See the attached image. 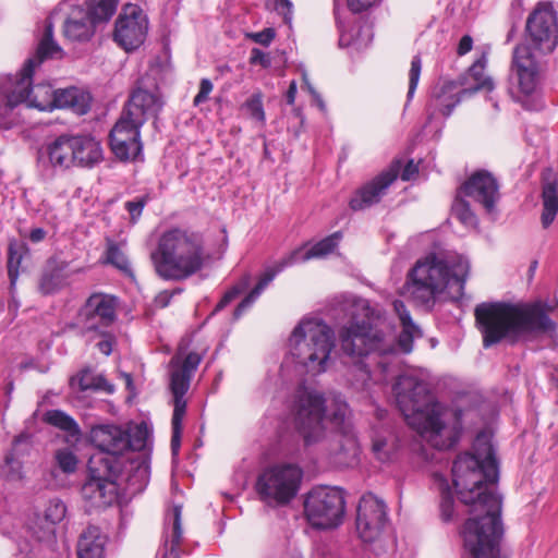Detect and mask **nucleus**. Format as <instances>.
Instances as JSON below:
<instances>
[{
  "label": "nucleus",
  "mask_w": 558,
  "mask_h": 558,
  "mask_svg": "<svg viewBox=\"0 0 558 558\" xmlns=\"http://www.w3.org/2000/svg\"><path fill=\"white\" fill-rule=\"evenodd\" d=\"M452 483L469 518L460 527L462 558H509L504 548L505 525L502 498L489 485L499 481V465L489 442L475 445V452L457 456L452 464Z\"/></svg>",
  "instance_id": "nucleus-1"
},
{
  "label": "nucleus",
  "mask_w": 558,
  "mask_h": 558,
  "mask_svg": "<svg viewBox=\"0 0 558 558\" xmlns=\"http://www.w3.org/2000/svg\"><path fill=\"white\" fill-rule=\"evenodd\" d=\"M147 439V428L142 425L133 432L116 424L92 427L90 441L99 451L88 459L86 480L81 488L83 499L90 507L104 509L118 500V480L123 471L120 456L126 451L144 450Z\"/></svg>",
  "instance_id": "nucleus-2"
},
{
  "label": "nucleus",
  "mask_w": 558,
  "mask_h": 558,
  "mask_svg": "<svg viewBox=\"0 0 558 558\" xmlns=\"http://www.w3.org/2000/svg\"><path fill=\"white\" fill-rule=\"evenodd\" d=\"M553 311L554 306L544 300L482 302L475 306L474 317L487 349L523 335L556 333L557 323L549 315Z\"/></svg>",
  "instance_id": "nucleus-3"
},
{
  "label": "nucleus",
  "mask_w": 558,
  "mask_h": 558,
  "mask_svg": "<svg viewBox=\"0 0 558 558\" xmlns=\"http://www.w3.org/2000/svg\"><path fill=\"white\" fill-rule=\"evenodd\" d=\"M397 407L409 424L411 417L423 420V432L430 435L433 445L439 450L452 449L463 433V410L451 411L452 421H442L444 407L432 393L428 383L414 375H400L392 385Z\"/></svg>",
  "instance_id": "nucleus-4"
},
{
  "label": "nucleus",
  "mask_w": 558,
  "mask_h": 558,
  "mask_svg": "<svg viewBox=\"0 0 558 558\" xmlns=\"http://www.w3.org/2000/svg\"><path fill=\"white\" fill-rule=\"evenodd\" d=\"M290 416L293 428L305 447L316 445L325 438L326 420L336 433L348 438L353 437L350 409L340 395L335 396L327 405L323 392L301 384L293 395Z\"/></svg>",
  "instance_id": "nucleus-5"
},
{
  "label": "nucleus",
  "mask_w": 558,
  "mask_h": 558,
  "mask_svg": "<svg viewBox=\"0 0 558 558\" xmlns=\"http://www.w3.org/2000/svg\"><path fill=\"white\" fill-rule=\"evenodd\" d=\"M470 272V263L461 256L451 262L430 254L418 259L408 271L403 284L404 293L420 306L432 308L438 296L448 287L457 286L456 300L464 294V287Z\"/></svg>",
  "instance_id": "nucleus-6"
},
{
  "label": "nucleus",
  "mask_w": 558,
  "mask_h": 558,
  "mask_svg": "<svg viewBox=\"0 0 558 558\" xmlns=\"http://www.w3.org/2000/svg\"><path fill=\"white\" fill-rule=\"evenodd\" d=\"M162 107V99L154 93L143 88L131 93L108 135L109 147L119 161L144 160L141 129L149 118L157 119Z\"/></svg>",
  "instance_id": "nucleus-7"
},
{
  "label": "nucleus",
  "mask_w": 558,
  "mask_h": 558,
  "mask_svg": "<svg viewBox=\"0 0 558 558\" xmlns=\"http://www.w3.org/2000/svg\"><path fill=\"white\" fill-rule=\"evenodd\" d=\"M204 234L191 229L172 228L165 231L150 258L159 277L184 280L199 271L205 262Z\"/></svg>",
  "instance_id": "nucleus-8"
},
{
  "label": "nucleus",
  "mask_w": 558,
  "mask_h": 558,
  "mask_svg": "<svg viewBox=\"0 0 558 558\" xmlns=\"http://www.w3.org/2000/svg\"><path fill=\"white\" fill-rule=\"evenodd\" d=\"M547 70V58L513 48L508 75V93L512 100L525 110H541Z\"/></svg>",
  "instance_id": "nucleus-9"
},
{
  "label": "nucleus",
  "mask_w": 558,
  "mask_h": 558,
  "mask_svg": "<svg viewBox=\"0 0 558 558\" xmlns=\"http://www.w3.org/2000/svg\"><path fill=\"white\" fill-rule=\"evenodd\" d=\"M53 22L47 17L35 52L26 59L20 72L0 77V104L8 109L13 110L21 104H27L33 77L45 61L62 58L63 51L53 38Z\"/></svg>",
  "instance_id": "nucleus-10"
},
{
  "label": "nucleus",
  "mask_w": 558,
  "mask_h": 558,
  "mask_svg": "<svg viewBox=\"0 0 558 558\" xmlns=\"http://www.w3.org/2000/svg\"><path fill=\"white\" fill-rule=\"evenodd\" d=\"M291 354L295 362L313 375L324 373L335 347V333L324 323H299L290 337Z\"/></svg>",
  "instance_id": "nucleus-11"
},
{
  "label": "nucleus",
  "mask_w": 558,
  "mask_h": 558,
  "mask_svg": "<svg viewBox=\"0 0 558 558\" xmlns=\"http://www.w3.org/2000/svg\"><path fill=\"white\" fill-rule=\"evenodd\" d=\"M364 318L352 314L351 319L338 329V339L342 352L351 357L362 360L372 353L385 354L390 351L384 330L375 326L369 314L368 304L362 307Z\"/></svg>",
  "instance_id": "nucleus-12"
},
{
  "label": "nucleus",
  "mask_w": 558,
  "mask_h": 558,
  "mask_svg": "<svg viewBox=\"0 0 558 558\" xmlns=\"http://www.w3.org/2000/svg\"><path fill=\"white\" fill-rule=\"evenodd\" d=\"M558 47V12L551 1H538L529 13L523 40L513 48L547 58Z\"/></svg>",
  "instance_id": "nucleus-13"
},
{
  "label": "nucleus",
  "mask_w": 558,
  "mask_h": 558,
  "mask_svg": "<svg viewBox=\"0 0 558 558\" xmlns=\"http://www.w3.org/2000/svg\"><path fill=\"white\" fill-rule=\"evenodd\" d=\"M303 470L293 463H277L266 468L257 477L255 489L267 505L286 506L298 495Z\"/></svg>",
  "instance_id": "nucleus-14"
},
{
  "label": "nucleus",
  "mask_w": 558,
  "mask_h": 558,
  "mask_svg": "<svg viewBox=\"0 0 558 558\" xmlns=\"http://www.w3.org/2000/svg\"><path fill=\"white\" fill-rule=\"evenodd\" d=\"M344 492L338 487L316 486L310 490L304 500V514L316 530L338 527L344 518Z\"/></svg>",
  "instance_id": "nucleus-15"
},
{
  "label": "nucleus",
  "mask_w": 558,
  "mask_h": 558,
  "mask_svg": "<svg viewBox=\"0 0 558 558\" xmlns=\"http://www.w3.org/2000/svg\"><path fill=\"white\" fill-rule=\"evenodd\" d=\"M119 299L102 292L92 293L77 312L82 333L90 332L109 336L108 328L117 320Z\"/></svg>",
  "instance_id": "nucleus-16"
},
{
  "label": "nucleus",
  "mask_w": 558,
  "mask_h": 558,
  "mask_svg": "<svg viewBox=\"0 0 558 558\" xmlns=\"http://www.w3.org/2000/svg\"><path fill=\"white\" fill-rule=\"evenodd\" d=\"M148 21L137 5H126L114 25L113 39L125 51L141 47L147 36Z\"/></svg>",
  "instance_id": "nucleus-17"
},
{
  "label": "nucleus",
  "mask_w": 558,
  "mask_h": 558,
  "mask_svg": "<svg viewBox=\"0 0 558 558\" xmlns=\"http://www.w3.org/2000/svg\"><path fill=\"white\" fill-rule=\"evenodd\" d=\"M388 521L387 507L374 494L362 496L357 505L356 531L361 539L372 543L379 537Z\"/></svg>",
  "instance_id": "nucleus-18"
},
{
  "label": "nucleus",
  "mask_w": 558,
  "mask_h": 558,
  "mask_svg": "<svg viewBox=\"0 0 558 558\" xmlns=\"http://www.w3.org/2000/svg\"><path fill=\"white\" fill-rule=\"evenodd\" d=\"M402 161L393 160L389 167L359 187L352 195L349 206L359 211L378 204L386 195L389 186L398 179Z\"/></svg>",
  "instance_id": "nucleus-19"
},
{
  "label": "nucleus",
  "mask_w": 558,
  "mask_h": 558,
  "mask_svg": "<svg viewBox=\"0 0 558 558\" xmlns=\"http://www.w3.org/2000/svg\"><path fill=\"white\" fill-rule=\"evenodd\" d=\"M460 194L471 197L490 213L499 198L497 179L487 170H477L458 189Z\"/></svg>",
  "instance_id": "nucleus-20"
},
{
  "label": "nucleus",
  "mask_w": 558,
  "mask_h": 558,
  "mask_svg": "<svg viewBox=\"0 0 558 558\" xmlns=\"http://www.w3.org/2000/svg\"><path fill=\"white\" fill-rule=\"evenodd\" d=\"M465 75H462L457 81L446 80L438 82L432 89L428 102L433 113H440L448 118L465 95L462 94V89L458 90L460 86L465 84Z\"/></svg>",
  "instance_id": "nucleus-21"
},
{
  "label": "nucleus",
  "mask_w": 558,
  "mask_h": 558,
  "mask_svg": "<svg viewBox=\"0 0 558 558\" xmlns=\"http://www.w3.org/2000/svg\"><path fill=\"white\" fill-rule=\"evenodd\" d=\"M71 134H61L38 151V162L53 169L65 170L74 166Z\"/></svg>",
  "instance_id": "nucleus-22"
},
{
  "label": "nucleus",
  "mask_w": 558,
  "mask_h": 558,
  "mask_svg": "<svg viewBox=\"0 0 558 558\" xmlns=\"http://www.w3.org/2000/svg\"><path fill=\"white\" fill-rule=\"evenodd\" d=\"M541 225L543 229H548L558 214V173L550 167L541 174Z\"/></svg>",
  "instance_id": "nucleus-23"
},
{
  "label": "nucleus",
  "mask_w": 558,
  "mask_h": 558,
  "mask_svg": "<svg viewBox=\"0 0 558 558\" xmlns=\"http://www.w3.org/2000/svg\"><path fill=\"white\" fill-rule=\"evenodd\" d=\"M299 254L300 251H294L288 257L283 258L275 266L265 269V271L260 275L255 287L234 308V320H238L244 314V312L247 311L254 304V302L259 298V295L264 292L267 286L275 279V277L278 274H280L286 267L291 266L295 263Z\"/></svg>",
  "instance_id": "nucleus-24"
},
{
  "label": "nucleus",
  "mask_w": 558,
  "mask_h": 558,
  "mask_svg": "<svg viewBox=\"0 0 558 558\" xmlns=\"http://www.w3.org/2000/svg\"><path fill=\"white\" fill-rule=\"evenodd\" d=\"M69 263L56 257L47 259L38 279V291L43 295H51L60 292L68 286Z\"/></svg>",
  "instance_id": "nucleus-25"
},
{
  "label": "nucleus",
  "mask_w": 558,
  "mask_h": 558,
  "mask_svg": "<svg viewBox=\"0 0 558 558\" xmlns=\"http://www.w3.org/2000/svg\"><path fill=\"white\" fill-rule=\"evenodd\" d=\"M74 166L92 168L102 159L100 143L89 135H72Z\"/></svg>",
  "instance_id": "nucleus-26"
},
{
  "label": "nucleus",
  "mask_w": 558,
  "mask_h": 558,
  "mask_svg": "<svg viewBox=\"0 0 558 558\" xmlns=\"http://www.w3.org/2000/svg\"><path fill=\"white\" fill-rule=\"evenodd\" d=\"M93 97L89 92L71 86L57 89L56 108L71 109L82 116L89 111Z\"/></svg>",
  "instance_id": "nucleus-27"
},
{
  "label": "nucleus",
  "mask_w": 558,
  "mask_h": 558,
  "mask_svg": "<svg viewBox=\"0 0 558 558\" xmlns=\"http://www.w3.org/2000/svg\"><path fill=\"white\" fill-rule=\"evenodd\" d=\"M69 386L73 390L80 392L85 391H105L109 395L113 393L114 386L110 384L104 375H95L92 367H83L69 380Z\"/></svg>",
  "instance_id": "nucleus-28"
},
{
  "label": "nucleus",
  "mask_w": 558,
  "mask_h": 558,
  "mask_svg": "<svg viewBox=\"0 0 558 558\" xmlns=\"http://www.w3.org/2000/svg\"><path fill=\"white\" fill-rule=\"evenodd\" d=\"M78 17L70 16L63 23V35L71 41L84 43L95 34L94 23L83 9L78 10Z\"/></svg>",
  "instance_id": "nucleus-29"
},
{
  "label": "nucleus",
  "mask_w": 558,
  "mask_h": 558,
  "mask_svg": "<svg viewBox=\"0 0 558 558\" xmlns=\"http://www.w3.org/2000/svg\"><path fill=\"white\" fill-rule=\"evenodd\" d=\"M29 253L28 245L21 240L12 238L8 243L7 271L10 281V293L13 295L20 275V267L25 256Z\"/></svg>",
  "instance_id": "nucleus-30"
},
{
  "label": "nucleus",
  "mask_w": 558,
  "mask_h": 558,
  "mask_svg": "<svg viewBox=\"0 0 558 558\" xmlns=\"http://www.w3.org/2000/svg\"><path fill=\"white\" fill-rule=\"evenodd\" d=\"M105 537L98 526L89 525L77 542L78 558H104Z\"/></svg>",
  "instance_id": "nucleus-31"
},
{
  "label": "nucleus",
  "mask_w": 558,
  "mask_h": 558,
  "mask_svg": "<svg viewBox=\"0 0 558 558\" xmlns=\"http://www.w3.org/2000/svg\"><path fill=\"white\" fill-rule=\"evenodd\" d=\"M57 89L49 83H37L31 86L27 106L40 111H50L56 108Z\"/></svg>",
  "instance_id": "nucleus-32"
},
{
  "label": "nucleus",
  "mask_w": 558,
  "mask_h": 558,
  "mask_svg": "<svg viewBox=\"0 0 558 558\" xmlns=\"http://www.w3.org/2000/svg\"><path fill=\"white\" fill-rule=\"evenodd\" d=\"M102 263L111 265L123 274L131 281H135V274L131 267L128 256L121 250L120 244L108 240L106 251L104 253Z\"/></svg>",
  "instance_id": "nucleus-33"
},
{
  "label": "nucleus",
  "mask_w": 558,
  "mask_h": 558,
  "mask_svg": "<svg viewBox=\"0 0 558 558\" xmlns=\"http://www.w3.org/2000/svg\"><path fill=\"white\" fill-rule=\"evenodd\" d=\"M182 506L174 505L172 508V529L170 537L163 543L165 553L162 558H180L179 547L182 541Z\"/></svg>",
  "instance_id": "nucleus-34"
},
{
  "label": "nucleus",
  "mask_w": 558,
  "mask_h": 558,
  "mask_svg": "<svg viewBox=\"0 0 558 558\" xmlns=\"http://www.w3.org/2000/svg\"><path fill=\"white\" fill-rule=\"evenodd\" d=\"M191 377L180 371H174L171 374L170 389L173 395V413L185 414L186 412L184 396L190 388Z\"/></svg>",
  "instance_id": "nucleus-35"
},
{
  "label": "nucleus",
  "mask_w": 558,
  "mask_h": 558,
  "mask_svg": "<svg viewBox=\"0 0 558 558\" xmlns=\"http://www.w3.org/2000/svg\"><path fill=\"white\" fill-rule=\"evenodd\" d=\"M117 5L118 0H87V10L84 12L98 25L108 22L113 16Z\"/></svg>",
  "instance_id": "nucleus-36"
},
{
  "label": "nucleus",
  "mask_w": 558,
  "mask_h": 558,
  "mask_svg": "<svg viewBox=\"0 0 558 558\" xmlns=\"http://www.w3.org/2000/svg\"><path fill=\"white\" fill-rule=\"evenodd\" d=\"M440 490L439 511L440 518L445 523L453 521L456 518L454 498L447 478L435 474Z\"/></svg>",
  "instance_id": "nucleus-37"
},
{
  "label": "nucleus",
  "mask_w": 558,
  "mask_h": 558,
  "mask_svg": "<svg viewBox=\"0 0 558 558\" xmlns=\"http://www.w3.org/2000/svg\"><path fill=\"white\" fill-rule=\"evenodd\" d=\"M485 64L486 58L483 56L469 68L468 74L474 78L475 85L470 88H462V94L473 95L481 89L492 92L495 88L494 81L490 77H484Z\"/></svg>",
  "instance_id": "nucleus-38"
},
{
  "label": "nucleus",
  "mask_w": 558,
  "mask_h": 558,
  "mask_svg": "<svg viewBox=\"0 0 558 558\" xmlns=\"http://www.w3.org/2000/svg\"><path fill=\"white\" fill-rule=\"evenodd\" d=\"M342 238L343 234L341 231H336L327 235L308 248L302 256V260L306 262L312 258H320L331 254L338 247Z\"/></svg>",
  "instance_id": "nucleus-39"
},
{
  "label": "nucleus",
  "mask_w": 558,
  "mask_h": 558,
  "mask_svg": "<svg viewBox=\"0 0 558 558\" xmlns=\"http://www.w3.org/2000/svg\"><path fill=\"white\" fill-rule=\"evenodd\" d=\"M43 421L51 426L69 433L72 436L80 433V426L76 421L62 410L53 409L46 411L43 415Z\"/></svg>",
  "instance_id": "nucleus-40"
},
{
  "label": "nucleus",
  "mask_w": 558,
  "mask_h": 558,
  "mask_svg": "<svg viewBox=\"0 0 558 558\" xmlns=\"http://www.w3.org/2000/svg\"><path fill=\"white\" fill-rule=\"evenodd\" d=\"M19 442L20 439L16 437L13 441L12 449L4 457V463L1 471L7 481L15 482L23 478V461L16 454V447Z\"/></svg>",
  "instance_id": "nucleus-41"
},
{
  "label": "nucleus",
  "mask_w": 558,
  "mask_h": 558,
  "mask_svg": "<svg viewBox=\"0 0 558 558\" xmlns=\"http://www.w3.org/2000/svg\"><path fill=\"white\" fill-rule=\"evenodd\" d=\"M523 0H511L506 19V24L509 28L506 35V45L510 44L515 38L519 29V24L523 17Z\"/></svg>",
  "instance_id": "nucleus-42"
},
{
  "label": "nucleus",
  "mask_w": 558,
  "mask_h": 558,
  "mask_svg": "<svg viewBox=\"0 0 558 558\" xmlns=\"http://www.w3.org/2000/svg\"><path fill=\"white\" fill-rule=\"evenodd\" d=\"M452 213L454 217L465 226H474L477 222V218L472 211L470 203L459 191L452 203Z\"/></svg>",
  "instance_id": "nucleus-43"
},
{
  "label": "nucleus",
  "mask_w": 558,
  "mask_h": 558,
  "mask_svg": "<svg viewBox=\"0 0 558 558\" xmlns=\"http://www.w3.org/2000/svg\"><path fill=\"white\" fill-rule=\"evenodd\" d=\"M251 284V275L244 274L239 281L233 284L226 293L222 295L220 301L215 306L214 313H217L223 310L228 304H230L234 299H236L240 294H242Z\"/></svg>",
  "instance_id": "nucleus-44"
},
{
  "label": "nucleus",
  "mask_w": 558,
  "mask_h": 558,
  "mask_svg": "<svg viewBox=\"0 0 558 558\" xmlns=\"http://www.w3.org/2000/svg\"><path fill=\"white\" fill-rule=\"evenodd\" d=\"M65 504L59 498H52L46 506L44 518L47 523H49L51 526H54L65 518Z\"/></svg>",
  "instance_id": "nucleus-45"
},
{
  "label": "nucleus",
  "mask_w": 558,
  "mask_h": 558,
  "mask_svg": "<svg viewBox=\"0 0 558 558\" xmlns=\"http://www.w3.org/2000/svg\"><path fill=\"white\" fill-rule=\"evenodd\" d=\"M58 468L65 474H72L77 469L78 459L69 448L58 449L54 453Z\"/></svg>",
  "instance_id": "nucleus-46"
},
{
  "label": "nucleus",
  "mask_w": 558,
  "mask_h": 558,
  "mask_svg": "<svg viewBox=\"0 0 558 558\" xmlns=\"http://www.w3.org/2000/svg\"><path fill=\"white\" fill-rule=\"evenodd\" d=\"M185 414H179V413H172V420H171V453L173 457H177L180 452L181 448V437H182V422Z\"/></svg>",
  "instance_id": "nucleus-47"
},
{
  "label": "nucleus",
  "mask_w": 558,
  "mask_h": 558,
  "mask_svg": "<svg viewBox=\"0 0 558 558\" xmlns=\"http://www.w3.org/2000/svg\"><path fill=\"white\" fill-rule=\"evenodd\" d=\"M251 118L265 122V111L260 94H253L243 105Z\"/></svg>",
  "instance_id": "nucleus-48"
},
{
  "label": "nucleus",
  "mask_w": 558,
  "mask_h": 558,
  "mask_svg": "<svg viewBox=\"0 0 558 558\" xmlns=\"http://www.w3.org/2000/svg\"><path fill=\"white\" fill-rule=\"evenodd\" d=\"M421 71H422V59H421L420 54H416L412 58L411 68L409 71V89H408V95H407L408 100H411L415 93V89H416L418 81H420Z\"/></svg>",
  "instance_id": "nucleus-49"
},
{
  "label": "nucleus",
  "mask_w": 558,
  "mask_h": 558,
  "mask_svg": "<svg viewBox=\"0 0 558 558\" xmlns=\"http://www.w3.org/2000/svg\"><path fill=\"white\" fill-rule=\"evenodd\" d=\"M148 201H149V196L144 195V196L137 197L133 201H128L125 203L124 207L128 210V213L130 214L132 222H136L138 220V218L141 217V215L143 213V209L146 206V204L148 203Z\"/></svg>",
  "instance_id": "nucleus-50"
},
{
  "label": "nucleus",
  "mask_w": 558,
  "mask_h": 558,
  "mask_svg": "<svg viewBox=\"0 0 558 558\" xmlns=\"http://www.w3.org/2000/svg\"><path fill=\"white\" fill-rule=\"evenodd\" d=\"M248 62L251 65H260L263 69H269L272 64L271 57L259 48H252Z\"/></svg>",
  "instance_id": "nucleus-51"
},
{
  "label": "nucleus",
  "mask_w": 558,
  "mask_h": 558,
  "mask_svg": "<svg viewBox=\"0 0 558 558\" xmlns=\"http://www.w3.org/2000/svg\"><path fill=\"white\" fill-rule=\"evenodd\" d=\"M247 37L254 43L268 47L276 37V31L272 27H266L257 33H250Z\"/></svg>",
  "instance_id": "nucleus-52"
},
{
  "label": "nucleus",
  "mask_w": 558,
  "mask_h": 558,
  "mask_svg": "<svg viewBox=\"0 0 558 558\" xmlns=\"http://www.w3.org/2000/svg\"><path fill=\"white\" fill-rule=\"evenodd\" d=\"M202 355L196 352H190L182 364V368L179 369L182 373H185L190 376L197 369L198 365L202 362Z\"/></svg>",
  "instance_id": "nucleus-53"
},
{
  "label": "nucleus",
  "mask_w": 558,
  "mask_h": 558,
  "mask_svg": "<svg viewBox=\"0 0 558 558\" xmlns=\"http://www.w3.org/2000/svg\"><path fill=\"white\" fill-rule=\"evenodd\" d=\"M214 86L209 78H202L199 83V89L196 96L193 99L194 106H198L207 101L209 94L211 93Z\"/></svg>",
  "instance_id": "nucleus-54"
},
{
  "label": "nucleus",
  "mask_w": 558,
  "mask_h": 558,
  "mask_svg": "<svg viewBox=\"0 0 558 558\" xmlns=\"http://www.w3.org/2000/svg\"><path fill=\"white\" fill-rule=\"evenodd\" d=\"M380 1L381 0H348V8L352 13L359 14L367 11L369 8L378 4Z\"/></svg>",
  "instance_id": "nucleus-55"
},
{
  "label": "nucleus",
  "mask_w": 558,
  "mask_h": 558,
  "mask_svg": "<svg viewBox=\"0 0 558 558\" xmlns=\"http://www.w3.org/2000/svg\"><path fill=\"white\" fill-rule=\"evenodd\" d=\"M393 307H395L396 312H399V307H402V313H400L399 318L401 320L403 329H412V330H414L416 328V326L414 325V323L412 320V317H411V314L405 308V305L403 304V302L399 301V300L395 301L393 302Z\"/></svg>",
  "instance_id": "nucleus-56"
},
{
  "label": "nucleus",
  "mask_w": 558,
  "mask_h": 558,
  "mask_svg": "<svg viewBox=\"0 0 558 558\" xmlns=\"http://www.w3.org/2000/svg\"><path fill=\"white\" fill-rule=\"evenodd\" d=\"M387 446V441L383 437H376L373 439L372 449L375 453L376 458L381 461L386 462L389 460V454L387 451H385V447Z\"/></svg>",
  "instance_id": "nucleus-57"
},
{
  "label": "nucleus",
  "mask_w": 558,
  "mask_h": 558,
  "mask_svg": "<svg viewBox=\"0 0 558 558\" xmlns=\"http://www.w3.org/2000/svg\"><path fill=\"white\" fill-rule=\"evenodd\" d=\"M398 343L403 352L409 353L413 347L412 329H402L399 335Z\"/></svg>",
  "instance_id": "nucleus-58"
},
{
  "label": "nucleus",
  "mask_w": 558,
  "mask_h": 558,
  "mask_svg": "<svg viewBox=\"0 0 558 558\" xmlns=\"http://www.w3.org/2000/svg\"><path fill=\"white\" fill-rule=\"evenodd\" d=\"M473 48V38L470 35H463L457 47V54L464 56Z\"/></svg>",
  "instance_id": "nucleus-59"
},
{
  "label": "nucleus",
  "mask_w": 558,
  "mask_h": 558,
  "mask_svg": "<svg viewBox=\"0 0 558 558\" xmlns=\"http://www.w3.org/2000/svg\"><path fill=\"white\" fill-rule=\"evenodd\" d=\"M275 9L282 14L287 21L292 13V2L291 0H275Z\"/></svg>",
  "instance_id": "nucleus-60"
},
{
  "label": "nucleus",
  "mask_w": 558,
  "mask_h": 558,
  "mask_svg": "<svg viewBox=\"0 0 558 558\" xmlns=\"http://www.w3.org/2000/svg\"><path fill=\"white\" fill-rule=\"evenodd\" d=\"M418 173V167L414 163V161L411 159L409 160L405 166L403 167V170L401 172V179L403 181H409L412 178H414Z\"/></svg>",
  "instance_id": "nucleus-61"
},
{
  "label": "nucleus",
  "mask_w": 558,
  "mask_h": 558,
  "mask_svg": "<svg viewBox=\"0 0 558 558\" xmlns=\"http://www.w3.org/2000/svg\"><path fill=\"white\" fill-rule=\"evenodd\" d=\"M47 231L44 228H34L28 234V239L33 243H38L45 240Z\"/></svg>",
  "instance_id": "nucleus-62"
},
{
  "label": "nucleus",
  "mask_w": 558,
  "mask_h": 558,
  "mask_svg": "<svg viewBox=\"0 0 558 558\" xmlns=\"http://www.w3.org/2000/svg\"><path fill=\"white\" fill-rule=\"evenodd\" d=\"M298 93V85L295 81H291L288 90L286 92V101L288 105H293Z\"/></svg>",
  "instance_id": "nucleus-63"
},
{
  "label": "nucleus",
  "mask_w": 558,
  "mask_h": 558,
  "mask_svg": "<svg viewBox=\"0 0 558 558\" xmlns=\"http://www.w3.org/2000/svg\"><path fill=\"white\" fill-rule=\"evenodd\" d=\"M97 348L99 349V351L105 354V355H110L111 352H112V340L110 339H105V340H101L97 343Z\"/></svg>",
  "instance_id": "nucleus-64"
}]
</instances>
